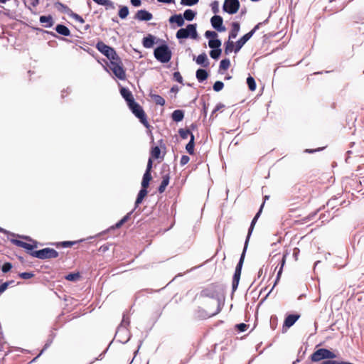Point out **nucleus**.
Here are the masks:
<instances>
[{
  "label": "nucleus",
  "instance_id": "09e8293b",
  "mask_svg": "<svg viewBox=\"0 0 364 364\" xmlns=\"http://www.w3.org/2000/svg\"><path fill=\"white\" fill-rule=\"evenodd\" d=\"M11 268H12L11 263L5 262L1 267V270L4 273H6V272H9L11 269Z\"/></svg>",
  "mask_w": 364,
  "mask_h": 364
},
{
  "label": "nucleus",
  "instance_id": "c756f323",
  "mask_svg": "<svg viewBox=\"0 0 364 364\" xmlns=\"http://www.w3.org/2000/svg\"><path fill=\"white\" fill-rule=\"evenodd\" d=\"M151 179H152L151 173H149V172H145L143 176V178H142V181H141V187L142 188H148L149 186V182L151 181Z\"/></svg>",
  "mask_w": 364,
  "mask_h": 364
},
{
  "label": "nucleus",
  "instance_id": "338daca9",
  "mask_svg": "<svg viewBox=\"0 0 364 364\" xmlns=\"http://www.w3.org/2000/svg\"><path fill=\"white\" fill-rule=\"evenodd\" d=\"M178 89L177 87H173L171 90V92H178Z\"/></svg>",
  "mask_w": 364,
  "mask_h": 364
},
{
  "label": "nucleus",
  "instance_id": "a211bd4d",
  "mask_svg": "<svg viewBox=\"0 0 364 364\" xmlns=\"http://www.w3.org/2000/svg\"><path fill=\"white\" fill-rule=\"evenodd\" d=\"M196 62L198 65H200L204 68H207L209 65V60L207 55L205 53L200 54L196 58Z\"/></svg>",
  "mask_w": 364,
  "mask_h": 364
},
{
  "label": "nucleus",
  "instance_id": "49530a36",
  "mask_svg": "<svg viewBox=\"0 0 364 364\" xmlns=\"http://www.w3.org/2000/svg\"><path fill=\"white\" fill-rule=\"evenodd\" d=\"M224 87V84L223 82L221 81H216L214 85H213V90L215 91V92H219Z\"/></svg>",
  "mask_w": 364,
  "mask_h": 364
},
{
  "label": "nucleus",
  "instance_id": "f704fd0d",
  "mask_svg": "<svg viewBox=\"0 0 364 364\" xmlns=\"http://www.w3.org/2000/svg\"><path fill=\"white\" fill-rule=\"evenodd\" d=\"M246 247H247V245H245V248H244L243 252L242 253V255L240 257V261L237 263V264L236 266V268H235V272H236L241 273L242 264H243V262H244L245 255Z\"/></svg>",
  "mask_w": 364,
  "mask_h": 364
},
{
  "label": "nucleus",
  "instance_id": "0e129e2a",
  "mask_svg": "<svg viewBox=\"0 0 364 364\" xmlns=\"http://www.w3.org/2000/svg\"><path fill=\"white\" fill-rule=\"evenodd\" d=\"M159 2L166 3V4H171L174 3V0H157Z\"/></svg>",
  "mask_w": 364,
  "mask_h": 364
},
{
  "label": "nucleus",
  "instance_id": "ddd939ff",
  "mask_svg": "<svg viewBox=\"0 0 364 364\" xmlns=\"http://www.w3.org/2000/svg\"><path fill=\"white\" fill-rule=\"evenodd\" d=\"M219 311L220 309L218 308H217L213 311H208L200 308H198V309L196 311V315L199 318H206L215 316L219 312Z\"/></svg>",
  "mask_w": 364,
  "mask_h": 364
},
{
  "label": "nucleus",
  "instance_id": "9b49d317",
  "mask_svg": "<svg viewBox=\"0 0 364 364\" xmlns=\"http://www.w3.org/2000/svg\"><path fill=\"white\" fill-rule=\"evenodd\" d=\"M218 286L215 283H212L200 291V296L203 297L213 298L218 294Z\"/></svg>",
  "mask_w": 364,
  "mask_h": 364
},
{
  "label": "nucleus",
  "instance_id": "39448f33",
  "mask_svg": "<svg viewBox=\"0 0 364 364\" xmlns=\"http://www.w3.org/2000/svg\"><path fill=\"white\" fill-rule=\"evenodd\" d=\"M32 257L45 259H52L58 257V252L54 249L46 247L40 250L33 251L30 253Z\"/></svg>",
  "mask_w": 364,
  "mask_h": 364
},
{
  "label": "nucleus",
  "instance_id": "a19ab883",
  "mask_svg": "<svg viewBox=\"0 0 364 364\" xmlns=\"http://www.w3.org/2000/svg\"><path fill=\"white\" fill-rule=\"evenodd\" d=\"M80 277L79 272L70 273L65 277V279L68 281L75 282L77 281Z\"/></svg>",
  "mask_w": 364,
  "mask_h": 364
},
{
  "label": "nucleus",
  "instance_id": "9d476101",
  "mask_svg": "<svg viewBox=\"0 0 364 364\" xmlns=\"http://www.w3.org/2000/svg\"><path fill=\"white\" fill-rule=\"evenodd\" d=\"M240 8L238 0H225L223 10L230 14H234L237 12Z\"/></svg>",
  "mask_w": 364,
  "mask_h": 364
},
{
  "label": "nucleus",
  "instance_id": "f3484780",
  "mask_svg": "<svg viewBox=\"0 0 364 364\" xmlns=\"http://www.w3.org/2000/svg\"><path fill=\"white\" fill-rule=\"evenodd\" d=\"M299 317L300 316L299 314L288 315L284 321V327L290 328L295 323Z\"/></svg>",
  "mask_w": 364,
  "mask_h": 364
},
{
  "label": "nucleus",
  "instance_id": "e2e57ef3",
  "mask_svg": "<svg viewBox=\"0 0 364 364\" xmlns=\"http://www.w3.org/2000/svg\"><path fill=\"white\" fill-rule=\"evenodd\" d=\"M39 1L40 0H30L31 5L33 7L37 6L39 4Z\"/></svg>",
  "mask_w": 364,
  "mask_h": 364
},
{
  "label": "nucleus",
  "instance_id": "4468645a",
  "mask_svg": "<svg viewBox=\"0 0 364 364\" xmlns=\"http://www.w3.org/2000/svg\"><path fill=\"white\" fill-rule=\"evenodd\" d=\"M263 206H264V203L262 204L259 210L255 215V216L254 217L253 220H252L250 227L249 230H248V234H247V238H246L245 245H247L249 239H250V235H251V234H252V232L253 231V229H254V227L255 225V223H256L257 220H258V218H259V215H260V214L262 213Z\"/></svg>",
  "mask_w": 364,
  "mask_h": 364
},
{
  "label": "nucleus",
  "instance_id": "c9c22d12",
  "mask_svg": "<svg viewBox=\"0 0 364 364\" xmlns=\"http://www.w3.org/2000/svg\"><path fill=\"white\" fill-rule=\"evenodd\" d=\"M83 241V240H80L79 241H64V242H58V243H56L55 245L56 247H72L73 245H74L75 244L79 242H82Z\"/></svg>",
  "mask_w": 364,
  "mask_h": 364
},
{
  "label": "nucleus",
  "instance_id": "58836bf2",
  "mask_svg": "<svg viewBox=\"0 0 364 364\" xmlns=\"http://www.w3.org/2000/svg\"><path fill=\"white\" fill-rule=\"evenodd\" d=\"M119 16L124 19V18H126L129 14V9H128V7L126 6H122L119 10Z\"/></svg>",
  "mask_w": 364,
  "mask_h": 364
},
{
  "label": "nucleus",
  "instance_id": "ea45409f",
  "mask_svg": "<svg viewBox=\"0 0 364 364\" xmlns=\"http://www.w3.org/2000/svg\"><path fill=\"white\" fill-rule=\"evenodd\" d=\"M247 84L248 85L249 89L251 91H255L256 89V82L255 79L252 76H249L247 78Z\"/></svg>",
  "mask_w": 364,
  "mask_h": 364
},
{
  "label": "nucleus",
  "instance_id": "bb28decb",
  "mask_svg": "<svg viewBox=\"0 0 364 364\" xmlns=\"http://www.w3.org/2000/svg\"><path fill=\"white\" fill-rule=\"evenodd\" d=\"M171 117L176 122H181L184 117V112L181 109L174 110L171 114Z\"/></svg>",
  "mask_w": 364,
  "mask_h": 364
},
{
  "label": "nucleus",
  "instance_id": "13d9d810",
  "mask_svg": "<svg viewBox=\"0 0 364 364\" xmlns=\"http://www.w3.org/2000/svg\"><path fill=\"white\" fill-rule=\"evenodd\" d=\"M109 245L105 244V245L100 246L98 251L101 253H105V252H107L109 250Z\"/></svg>",
  "mask_w": 364,
  "mask_h": 364
},
{
  "label": "nucleus",
  "instance_id": "bf43d9fd",
  "mask_svg": "<svg viewBox=\"0 0 364 364\" xmlns=\"http://www.w3.org/2000/svg\"><path fill=\"white\" fill-rule=\"evenodd\" d=\"M152 163H153L152 159L149 158L148 160L147 166H146V169L145 172H149V173L151 172Z\"/></svg>",
  "mask_w": 364,
  "mask_h": 364
},
{
  "label": "nucleus",
  "instance_id": "a878e982",
  "mask_svg": "<svg viewBox=\"0 0 364 364\" xmlns=\"http://www.w3.org/2000/svg\"><path fill=\"white\" fill-rule=\"evenodd\" d=\"M55 31L57 33L64 36H69L70 35L69 28L62 24L57 25L55 27Z\"/></svg>",
  "mask_w": 364,
  "mask_h": 364
},
{
  "label": "nucleus",
  "instance_id": "423d86ee",
  "mask_svg": "<svg viewBox=\"0 0 364 364\" xmlns=\"http://www.w3.org/2000/svg\"><path fill=\"white\" fill-rule=\"evenodd\" d=\"M109 68L117 78L122 80H125L126 72L119 57H118L117 60H111Z\"/></svg>",
  "mask_w": 364,
  "mask_h": 364
},
{
  "label": "nucleus",
  "instance_id": "4d7b16f0",
  "mask_svg": "<svg viewBox=\"0 0 364 364\" xmlns=\"http://www.w3.org/2000/svg\"><path fill=\"white\" fill-rule=\"evenodd\" d=\"M189 161H190L189 156H188L186 155H183L181 158L180 164L181 166H184L186 164H188L189 162Z\"/></svg>",
  "mask_w": 364,
  "mask_h": 364
},
{
  "label": "nucleus",
  "instance_id": "393cba45",
  "mask_svg": "<svg viewBox=\"0 0 364 364\" xmlns=\"http://www.w3.org/2000/svg\"><path fill=\"white\" fill-rule=\"evenodd\" d=\"M40 22L41 23H46L44 25L46 28H50L53 25V17L50 15L48 16H41L40 17Z\"/></svg>",
  "mask_w": 364,
  "mask_h": 364
},
{
  "label": "nucleus",
  "instance_id": "20e7f679",
  "mask_svg": "<svg viewBox=\"0 0 364 364\" xmlns=\"http://www.w3.org/2000/svg\"><path fill=\"white\" fill-rule=\"evenodd\" d=\"M336 358V354L326 348H319L311 355V360L313 362H319L323 359H333Z\"/></svg>",
  "mask_w": 364,
  "mask_h": 364
},
{
  "label": "nucleus",
  "instance_id": "e433bc0d",
  "mask_svg": "<svg viewBox=\"0 0 364 364\" xmlns=\"http://www.w3.org/2000/svg\"><path fill=\"white\" fill-rule=\"evenodd\" d=\"M196 15V13L191 9H187L183 13V18L187 21H192Z\"/></svg>",
  "mask_w": 364,
  "mask_h": 364
},
{
  "label": "nucleus",
  "instance_id": "7c9ffc66",
  "mask_svg": "<svg viewBox=\"0 0 364 364\" xmlns=\"http://www.w3.org/2000/svg\"><path fill=\"white\" fill-rule=\"evenodd\" d=\"M235 43L229 39L225 43V53L226 55L230 54L233 50L235 51Z\"/></svg>",
  "mask_w": 364,
  "mask_h": 364
},
{
  "label": "nucleus",
  "instance_id": "37998d69",
  "mask_svg": "<svg viewBox=\"0 0 364 364\" xmlns=\"http://www.w3.org/2000/svg\"><path fill=\"white\" fill-rule=\"evenodd\" d=\"M230 66V61L229 59L225 58L220 61V70H226Z\"/></svg>",
  "mask_w": 364,
  "mask_h": 364
},
{
  "label": "nucleus",
  "instance_id": "603ef678",
  "mask_svg": "<svg viewBox=\"0 0 364 364\" xmlns=\"http://www.w3.org/2000/svg\"><path fill=\"white\" fill-rule=\"evenodd\" d=\"M173 79L176 82L183 84V77L181 76V73L179 72H175L173 73Z\"/></svg>",
  "mask_w": 364,
  "mask_h": 364
},
{
  "label": "nucleus",
  "instance_id": "680f3d73",
  "mask_svg": "<svg viewBox=\"0 0 364 364\" xmlns=\"http://www.w3.org/2000/svg\"><path fill=\"white\" fill-rule=\"evenodd\" d=\"M131 4L134 6H139L141 4V0H131Z\"/></svg>",
  "mask_w": 364,
  "mask_h": 364
},
{
  "label": "nucleus",
  "instance_id": "72a5a7b5",
  "mask_svg": "<svg viewBox=\"0 0 364 364\" xmlns=\"http://www.w3.org/2000/svg\"><path fill=\"white\" fill-rule=\"evenodd\" d=\"M150 97L156 105L161 106L165 105V100L161 96L156 94H150Z\"/></svg>",
  "mask_w": 364,
  "mask_h": 364
},
{
  "label": "nucleus",
  "instance_id": "6e6552de",
  "mask_svg": "<svg viewBox=\"0 0 364 364\" xmlns=\"http://www.w3.org/2000/svg\"><path fill=\"white\" fill-rule=\"evenodd\" d=\"M262 23H257L253 29H252L250 32L245 34L242 37H241L236 43L235 47V53L239 52V50L242 48V46L246 43L247 41L250 39V38L254 35L257 29H259Z\"/></svg>",
  "mask_w": 364,
  "mask_h": 364
},
{
  "label": "nucleus",
  "instance_id": "1a4fd4ad",
  "mask_svg": "<svg viewBox=\"0 0 364 364\" xmlns=\"http://www.w3.org/2000/svg\"><path fill=\"white\" fill-rule=\"evenodd\" d=\"M55 6L67 14L70 18H73L75 21H77L80 23H83L85 22L83 18L80 16L79 14L74 13L69 7H68L66 5L57 2L55 4Z\"/></svg>",
  "mask_w": 364,
  "mask_h": 364
},
{
  "label": "nucleus",
  "instance_id": "cd10ccee",
  "mask_svg": "<svg viewBox=\"0 0 364 364\" xmlns=\"http://www.w3.org/2000/svg\"><path fill=\"white\" fill-rule=\"evenodd\" d=\"M146 189H147V188L141 187V189L139 191L137 198H136V200L135 201L136 206H137L139 204H140L142 202L143 199L147 195L148 192H147Z\"/></svg>",
  "mask_w": 364,
  "mask_h": 364
},
{
  "label": "nucleus",
  "instance_id": "8fccbe9b",
  "mask_svg": "<svg viewBox=\"0 0 364 364\" xmlns=\"http://www.w3.org/2000/svg\"><path fill=\"white\" fill-rule=\"evenodd\" d=\"M13 282H14L13 281H9V282H4L3 284H1L0 285V294H2L3 292H4L6 291V289L8 288V287Z\"/></svg>",
  "mask_w": 364,
  "mask_h": 364
},
{
  "label": "nucleus",
  "instance_id": "2eb2a0df",
  "mask_svg": "<svg viewBox=\"0 0 364 364\" xmlns=\"http://www.w3.org/2000/svg\"><path fill=\"white\" fill-rule=\"evenodd\" d=\"M152 18L153 15L146 10H139L135 15V18L139 21H150Z\"/></svg>",
  "mask_w": 364,
  "mask_h": 364
},
{
  "label": "nucleus",
  "instance_id": "7ed1b4c3",
  "mask_svg": "<svg viewBox=\"0 0 364 364\" xmlns=\"http://www.w3.org/2000/svg\"><path fill=\"white\" fill-rule=\"evenodd\" d=\"M178 39L187 38L188 37L196 39L198 33L196 31V24H188L185 28H180L176 34Z\"/></svg>",
  "mask_w": 364,
  "mask_h": 364
},
{
  "label": "nucleus",
  "instance_id": "dca6fc26",
  "mask_svg": "<svg viewBox=\"0 0 364 364\" xmlns=\"http://www.w3.org/2000/svg\"><path fill=\"white\" fill-rule=\"evenodd\" d=\"M120 94L122 95L123 98L126 100L128 105L135 101L133 97V95H132V92L125 87H122L120 89Z\"/></svg>",
  "mask_w": 364,
  "mask_h": 364
},
{
  "label": "nucleus",
  "instance_id": "de8ad7c7",
  "mask_svg": "<svg viewBox=\"0 0 364 364\" xmlns=\"http://www.w3.org/2000/svg\"><path fill=\"white\" fill-rule=\"evenodd\" d=\"M287 253L284 254L283 255V257H282V262H281V267L277 273V280H279V277L282 274V269H283V267L285 264V262H286V257H287Z\"/></svg>",
  "mask_w": 364,
  "mask_h": 364
},
{
  "label": "nucleus",
  "instance_id": "b1692460",
  "mask_svg": "<svg viewBox=\"0 0 364 364\" xmlns=\"http://www.w3.org/2000/svg\"><path fill=\"white\" fill-rule=\"evenodd\" d=\"M155 37L151 34H149L147 36L143 38V46L146 48H151L154 44Z\"/></svg>",
  "mask_w": 364,
  "mask_h": 364
},
{
  "label": "nucleus",
  "instance_id": "6ab92c4d",
  "mask_svg": "<svg viewBox=\"0 0 364 364\" xmlns=\"http://www.w3.org/2000/svg\"><path fill=\"white\" fill-rule=\"evenodd\" d=\"M14 243L18 247L24 248L28 250H32L34 248L37 247V245L36 242L34 244H30L21 240H14Z\"/></svg>",
  "mask_w": 364,
  "mask_h": 364
},
{
  "label": "nucleus",
  "instance_id": "4c0bfd02",
  "mask_svg": "<svg viewBox=\"0 0 364 364\" xmlns=\"http://www.w3.org/2000/svg\"><path fill=\"white\" fill-rule=\"evenodd\" d=\"M208 46L212 49L220 48L221 41L219 39H210L208 41Z\"/></svg>",
  "mask_w": 364,
  "mask_h": 364
},
{
  "label": "nucleus",
  "instance_id": "aec40b11",
  "mask_svg": "<svg viewBox=\"0 0 364 364\" xmlns=\"http://www.w3.org/2000/svg\"><path fill=\"white\" fill-rule=\"evenodd\" d=\"M150 158L152 159H160L161 161L164 159V155H161V149L158 146H155L151 147V149L150 151Z\"/></svg>",
  "mask_w": 364,
  "mask_h": 364
},
{
  "label": "nucleus",
  "instance_id": "c03bdc74",
  "mask_svg": "<svg viewBox=\"0 0 364 364\" xmlns=\"http://www.w3.org/2000/svg\"><path fill=\"white\" fill-rule=\"evenodd\" d=\"M221 52L222 50L220 48L213 49L210 52V55L212 58L217 60L220 57Z\"/></svg>",
  "mask_w": 364,
  "mask_h": 364
},
{
  "label": "nucleus",
  "instance_id": "2f4dec72",
  "mask_svg": "<svg viewBox=\"0 0 364 364\" xmlns=\"http://www.w3.org/2000/svg\"><path fill=\"white\" fill-rule=\"evenodd\" d=\"M194 139H195L194 135L191 134V139H190L189 142L186 146V149L187 152L191 155L194 154V146H195Z\"/></svg>",
  "mask_w": 364,
  "mask_h": 364
},
{
  "label": "nucleus",
  "instance_id": "f03ea898",
  "mask_svg": "<svg viewBox=\"0 0 364 364\" xmlns=\"http://www.w3.org/2000/svg\"><path fill=\"white\" fill-rule=\"evenodd\" d=\"M128 107L144 126L146 128L149 127V124L146 119V114L140 105L134 101L129 105Z\"/></svg>",
  "mask_w": 364,
  "mask_h": 364
},
{
  "label": "nucleus",
  "instance_id": "69168bd1",
  "mask_svg": "<svg viewBox=\"0 0 364 364\" xmlns=\"http://www.w3.org/2000/svg\"><path fill=\"white\" fill-rule=\"evenodd\" d=\"M320 149H306L305 152H307V153H314L316 151H319Z\"/></svg>",
  "mask_w": 364,
  "mask_h": 364
},
{
  "label": "nucleus",
  "instance_id": "0eeeda50",
  "mask_svg": "<svg viewBox=\"0 0 364 364\" xmlns=\"http://www.w3.org/2000/svg\"><path fill=\"white\" fill-rule=\"evenodd\" d=\"M97 49L111 60H117L118 55L114 49L102 41H99L96 45Z\"/></svg>",
  "mask_w": 364,
  "mask_h": 364
},
{
  "label": "nucleus",
  "instance_id": "052dcab7",
  "mask_svg": "<svg viewBox=\"0 0 364 364\" xmlns=\"http://www.w3.org/2000/svg\"><path fill=\"white\" fill-rule=\"evenodd\" d=\"M211 7L213 13L216 14L218 12V1H213L211 4Z\"/></svg>",
  "mask_w": 364,
  "mask_h": 364
},
{
  "label": "nucleus",
  "instance_id": "5701e85b",
  "mask_svg": "<svg viewBox=\"0 0 364 364\" xmlns=\"http://www.w3.org/2000/svg\"><path fill=\"white\" fill-rule=\"evenodd\" d=\"M240 28V25L238 22H233L232 23V28L229 33V39H234L237 37Z\"/></svg>",
  "mask_w": 364,
  "mask_h": 364
},
{
  "label": "nucleus",
  "instance_id": "c85d7f7f",
  "mask_svg": "<svg viewBox=\"0 0 364 364\" xmlns=\"http://www.w3.org/2000/svg\"><path fill=\"white\" fill-rule=\"evenodd\" d=\"M208 77V73L205 70L198 69L196 71V78L199 82L205 80Z\"/></svg>",
  "mask_w": 364,
  "mask_h": 364
},
{
  "label": "nucleus",
  "instance_id": "f257e3e1",
  "mask_svg": "<svg viewBox=\"0 0 364 364\" xmlns=\"http://www.w3.org/2000/svg\"><path fill=\"white\" fill-rule=\"evenodd\" d=\"M154 57L162 63H166L171 59L172 53L166 44L156 48L154 52Z\"/></svg>",
  "mask_w": 364,
  "mask_h": 364
},
{
  "label": "nucleus",
  "instance_id": "3c124183",
  "mask_svg": "<svg viewBox=\"0 0 364 364\" xmlns=\"http://www.w3.org/2000/svg\"><path fill=\"white\" fill-rule=\"evenodd\" d=\"M18 276L23 279H28L32 278L34 274L32 272H22L20 273Z\"/></svg>",
  "mask_w": 364,
  "mask_h": 364
},
{
  "label": "nucleus",
  "instance_id": "473e14b6",
  "mask_svg": "<svg viewBox=\"0 0 364 364\" xmlns=\"http://www.w3.org/2000/svg\"><path fill=\"white\" fill-rule=\"evenodd\" d=\"M241 273L235 272L233 278H232V291H235L240 282Z\"/></svg>",
  "mask_w": 364,
  "mask_h": 364
},
{
  "label": "nucleus",
  "instance_id": "4be33fe9",
  "mask_svg": "<svg viewBox=\"0 0 364 364\" xmlns=\"http://www.w3.org/2000/svg\"><path fill=\"white\" fill-rule=\"evenodd\" d=\"M169 22L171 23H176L178 26L181 27L184 24V18L181 14H175L170 17Z\"/></svg>",
  "mask_w": 364,
  "mask_h": 364
},
{
  "label": "nucleus",
  "instance_id": "f8f14e48",
  "mask_svg": "<svg viewBox=\"0 0 364 364\" xmlns=\"http://www.w3.org/2000/svg\"><path fill=\"white\" fill-rule=\"evenodd\" d=\"M212 26L219 32L225 31L226 28L223 25V20L220 16L215 15L210 19Z\"/></svg>",
  "mask_w": 364,
  "mask_h": 364
},
{
  "label": "nucleus",
  "instance_id": "a18cd8bd",
  "mask_svg": "<svg viewBox=\"0 0 364 364\" xmlns=\"http://www.w3.org/2000/svg\"><path fill=\"white\" fill-rule=\"evenodd\" d=\"M130 213L127 214L124 216L118 223L115 224L116 228H119L123 224H124L129 218Z\"/></svg>",
  "mask_w": 364,
  "mask_h": 364
},
{
  "label": "nucleus",
  "instance_id": "6e6d98bb",
  "mask_svg": "<svg viewBox=\"0 0 364 364\" xmlns=\"http://www.w3.org/2000/svg\"><path fill=\"white\" fill-rule=\"evenodd\" d=\"M236 328H237L238 331L243 332V331H245L248 328V325H247L244 323H241L240 324H237L236 326Z\"/></svg>",
  "mask_w": 364,
  "mask_h": 364
},
{
  "label": "nucleus",
  "instance_id": "79ce46f5",
  "mask_svg": "<svg viewBox=\"0 0 364 364\" xmlns=\"http://www.w3.org/2000/svg\"><path fill=\"white\" fill-rule=\"evenodd\" d=\"M178 134L183 139H187L188 135H190L191 137V134H193V133L189 129L183 128L179 129Z\"/></svg>",
  "mask_w": 364,
  "mask_h": 364
},
{
  "label": "nucleus",
  "instance_id": "412c9836",
  "mask_svg": "<svg viewBox=\"0 0 364 364\" xmlns=\"http://www.w3.org/2000/svg\"><path fill=\"white\" fill-rule=\"evenodd\" d=\"M169 180H170V176H169V173H166V174H164L162 176V181L159 187V192L160 193H162L165 191L167 186L168 185L169 183Z\"/></svg>",
  "mask_w": 364,
  "mask_h": 364
},
{
  "label": "nucleus",
  "instance_id": "5fc2aeb1",
  "mask_svg": "<svg viewBox=\"0 0 364 364\" xmlns=\"http://www.w3.org/2000/svg\"><path fill=\"white\" fill-rule=\"evenodd\" d=\"M205 36L208 38H215L218 37V34L215 31H207L205 33Z\"/></svg>",
  "mask_w": 364,
  "mask_h": 364
},
{
  "label": "nucleus",
  "instance_id": "864d4df0",
  "mask_svg": "<svg viewBox=\"0 0 364 364\" xmlns=\"http://www.w3.org/2000/svg\"><path fill=\"white\" fill-rule=\"evenodd\" d=\"M198 2V0H181V4L193 6Z\"/></svg>",
  "mask_w": 364,
  "mask_h": 364
},
{
  "label": "nucleus",
  "instance_id": "774afa93",
  "mask_svg": "<svg viewBox=\"0 0 364 364\" xmlns=\"http://www.w3.org/2000/svg\"><path fill=\"white\" fill-rule=\"evenodd\" d=\"M90 28V25H89V24H87V25L85 26L84 30H85V31H87V30H88Z\"/></svg>",
  "mask_w": 364,
  "mask_h": 364
}]
</instances>
